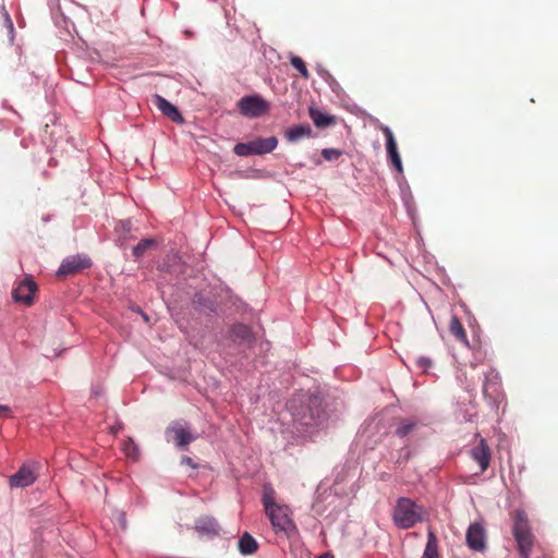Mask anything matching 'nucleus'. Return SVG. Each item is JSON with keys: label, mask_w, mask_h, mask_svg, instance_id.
I'll return each mask as SVG.
<instances>
[{"label": "nucleus", "mask_w": 558, "mask_h": 558, "mask_svg": "<svg viewBox=\"0 0 558 558\" xmlns=\"http://www.w3.org/2000/svg\"><path fill=\"white\" fill-rule=\"evenodd\" d=\"M296 399L290 400L288 409L293 416V423L296 429L300 427L310 428L318 427L325 420V410L323 408V398L318 395L307 396L305 400L300 401L298 404Z\"/></svg>", "instance_id": "1"}, {"label": "nucleus", "mask_w": 558, "mask_h": 558, "mask_svg": "<svg viewBox=\"0 0 558 558\" xmlns=\"http://www.w3.org/2000/svg\"><path fill=\"white\" fill-rule=\"evenodd\" d=\"M276 493L270 484L263 486L262 502L267 517L269 518L275 531L283 532L287 535L296 531V526L291 519V510L288 506L278 505L275 501Z\"/></svg>", "instance_id": "2"}, {"label": "nucleus", "mask_w": 558, "mask_h": 558, "mask_svg": "<svg viewBox=\"0 0 558 558\" xmlns=\"http://www.w3.org/2000/svg\"><path fill=\"white\" fill-rule=\"evenodd\" d=\"M425 514L423 506L411 498L399 497L392 510V521L398 529L409 530L425 521Z\"/></svg>", "instance_id": "3"}, {"label": "nucleus", "mask_w": 558, "mask_h": 558, "mask_svg": "<svg viewBox=\"0 0 558 558\" xmlns=\"http://www.w3.org/2000/svg\"><path fill=\"white\" fill-rule=\"evenodd\" d=\"M512 534L518 544L521 558H530L534 535L532 534L527 515L522 509H518L514 512Z\"/></svg>", "instance_id": "4"}, {"label": "nucleus", "mask_w": 558, "mask_h": 558, "mask_svg": "<svg viewBox=\"0 0 558 558\" xmlns=\"http://www.w3.org/2000/svg\"><path fill=\"white\" fill-rule=\"evenodd\" d=\"M483 396L494 410H498L504 401L505 396L501 389L500 376L494 368L484 374Z\"/></svg>", "instance_id": "5"}, {"label": "nucleus", "mask_w": 558, "mask_h": 558, "mask_svg": "<svg viewBox=\"0 0 558 558\" xmlns=\"http://www.w3.org/2000/svg\"><path fill=\"white\" fill-rule=\"evenodd\" d=\"M277 145L278 138L276 136L258 137L246 143L235 144L233 151L240 157L265 155L271 153Z\"/></svg>", "instance_id": "6"}, {"label": "nucleus", "mask_w": 558, "mask_h": 558, "mask_svg": "<svg viewBox=\"0 0 558 558\" xmlns=\"http://www.w3.org/2000/svg\"><path fill=\"white\" fill-rule=\"evenodd\" d=\"M238 108L244 117L258 118L268 110L269 104L258 95H250L238 101Z\"/></svg>", "instance_id": "7"}, {"label": "nucleus", "mask_w": 558, "mask_h": 558, "mask_svg": "<svg viewBox=\"0 0 558 558\" xmlns=\"http://www.w3.org/2000/svg\"><path fill=\"white\" fill-rule=\"evenodd\" d=\"M166 437L168 441L170 438L173 440L175 446L180 449H185L192 441L196 439V435H193L186 423L173 422L166 430Z\"/></svg>", "instance_id": "8"}, {"label": "nucleus", "mask_w": 558, "mask_h": 558, "mask_svg": "<svg viewBox=\"0 0 558 558\" xmlns=\"http://www.w3.org/2000/svg\"><path fill=\"white\" fill-rule=\"evenodd\" d=\"M468 547L473 551L484 553L487 548L486 530L481 522H473L469 525L465 534Z\"/></svg>", "instance_id": "9"}, {"label": "nucleus", "mask_w": 558, "mask_h": 558, "mask_svg": "<svg viewBox=\"0 0 558 558\" xmlns=\"http://www.w3.org/2000/svg\"><path fill=\"white\" fill-rule=\"evenodd\" d=\"M92 259L85 254L69 256L61 263L57 270L58 276H69L92 266Z\"/></svg>", "instance_id": "10"}, {"label": "nucleus", "mask_w": 558, "mask_h": 558, "mask_svg": "<svg viewBox=\"0 0 558 558\" xmlns=\"http://www.w3.org/2000/svg\"><path fill=\"white\" fill-rule=\"evenodd\" d=\"M37 286L34 280L29 278L23 279L20 284L13 290L12 298L15 302H23L27 305L34 301V294Z\"/></svg>", "instance_id": "11"}, {"label": "nucleus", "mask_w": 558, "mask_h": 558, "mask_svg": "<svg viewBox=\"0 0 558 558\" xmlns=\"http://www.w3.org/2000/svg\"><path fill=\"white\" fill-rule=\"evenodd\" d=\"M36 481L34 470L28 464H23L16 473L10 476L9 485L14 488L28 487Z\"/></svg>", "instance_id": "12"}, {"label": "nucleus", "mask_w": 558, "mask_h": 558, "mask_svg": "<svg viewBox=\"0 0 558 558\" xmlns=\"http://www.w3.org/2000/svg\"><path fill=\"white\" fill-rule=\"evenodd\" d=\"M193 308L202 315L211 316L217 312V303L214 299L202 292H196L192 299Z\"/></svg>", "instance_id": "13"}, {"label": "nucleus", "mask_w": 558, "mask_h": 558, "mask_svg": "<svg viewBox=\"0 0 558 558\" xmlns=\"http://www.w3.org/2000/svg\"><path fill=\"white\" fill-rule=\"evenodd\" d=\"M470 454L471 458L478 463L482 472L488 469L492 453L486 439L481 438L478 445L471 449Z\"/></svg>", "instance_id": "14"}, {"label": "nucleus", "mask_w": 558, "mask_h": 558, "mask_svg": "<svg viewBox=\"0 0 558 558\" xmlns=\"http://www.w3.org/2000/svg\"><path fill=\"white\" fill-rule=\"evenodd\" d=\"M154 104L156 107L165 114L167 118H169L171 121L177 123H183L184 119L179 111V109L172 105L170 101H168L166 98H163L160 95L154 96Z\"/></svg>", "instance_id": "15"}, {"label": "nucleus", "mask_w": 558, "mask_h": 558, "mask_svg": "<svg viewBox=\"0 0 558 558\" xmlns=\"http://www.w3.org/2000/svg\"><path fill=\"white\" fill-rule=\"evenodd\" d=\"M230 339L234 342H247L254 341V335L252 328L242 323L233 324L229 331Z\"/></svg>", "instance_id": "16"}, {"label": "nucleus", "mask_w": 558, "mask_h": 558, "mask_svg": "<svg viewBox=\"0 0 558 558\" xmlns=\"http://www.w3.org/2000/svg\"><path fill=\"white\" fill-rule=\"evenodd\" d=\"M422 422L415 417L402 418L396 426L395 434L399 438H405L418 430L422 426Z\"/></svg>", "instance_id": "17"}, {"label": "nucleus", "mask_w": 558, "mask_h": 558, "mask_svg": "<svg viewBox=\"0 0 558 558\" xmlns=\"http://www.w3.org/2000/svg\"><path fill=\"white\" fill-rule=\"evenodd\" d=\"M195 529L201 534L218 535L220 531L219 523L211 517L199 518L195 523Z\"/></svg>", "instance_id": "18"}, {"label": "nucleus", "mask_w": 558, "mask_h": 558, "mask_svg": "<svg viewBox=\"0 0 558 558\" xmlns=\"http://www.w3.org/2000/svg\"><path fill=\"white\" fill-rule=\"evenodd\" d=\"M312 136V129L308 124H299L290 128L286 132V138L291 143H296L305 137Z\"/></svg>", "instance_id": "19"}, {"label": "nucleus", "mask_w": 558, "mask_h": 558, "mask_svg": "<svg viewBox=\"0 0 558 558\" xmlns=\"http://www.w3.org/2000/svg\"><path fill=\"white\" fill-rule=\"evenodd\" d=\"M257 549V541L248 532L243 533L239 539V551L243 556H248L254 554Z\"/></svg>", "instance_id": "20"}, {"label": "nucleus", "mask_w": 558, "mask_h": 558, "mask_svg": "<svg viewBox=\"0 0 558 558\" xmlns=\"http://www.w3.org/2000/svg\"><path fill=\"white\" fill-rule=\"evenodd\" d=\"M421 558H439L438 541L433 530L427 531V542Z\"/></svg>", "instance_id": "21"}, {"label": "nucleus", "mask_w": 558, "mask_h": 558, "mask_svg": "<svg viewBox=\"0 0 558 558\" xmlns=\"http://www.w3.org/2000/svg\"><path fill=\"white\" fill-rule=\"evenodd\" d=\"M310 117L317 128H326L335 123V117L326 114L318 109L310 108Z\"/></svg>", "instance_id": "22"}, {"label": "nucleus", "mask_w": 558, "mask_h": 558, "mask_svg": "<svg viewBox=\"0 0 558 558\" xmlns=\"http://www.w3.org/2000/svg\"><path fill=\"white\" fill-rule=\"evenodd\" d=\"M449 330H450L451 335L457 340L461 341L465 345H469V341H468V337H466L465 330H464L460 319L456 315H452V317L450 319Z\"/></svg>", "instance_id": "23"}, {"label": "nucleus", "mask_w": 558, "mask_h": 558, "mask_svg": "<svg viewBox=\"0 0 558 558\" xmlns=\"http://www.w3.org/2000/svg\"><path fill=\"white\" fill-rule=\"evenodd\" d=\"M379 129L381 130L386 138V149L388 158L398 155L399 151L397 147V142L395 140L391 129L387 125H380Z\"/></svg>", "instance_id": "24"}, {"label": "nucleus", "mask_w": 558, "mask_h": 558, "mask_svg": "<svg viewBox=\"0 0 558 558\" xmlns=\"http://www.w3.org/2000/svg\"><path fill=\"white\" fill-rule=\"evenodd\" d=\"M379 129L381 130L386 138V149L388 158L398 155L399 151L397 147V142L395 140L391 129L387 125H380Z\"/></svg>", "instance_id": "25"}, {"label": "nucleus", "mask_w": 558, "mask_h": 558, "mask_svg": "<svg viewBox=\"0 0 558 558\" xmlns=\"http://www.w3.org/2000/svg\"><path fill=\"white\" fill-rule=\"evenodd\" d=\"M122 450L124 454L130 459H137L140 454L138 446L130 438L123 441Z\"/></svg>", "instance_id": "26"}, {"label": "nucleus", "mask_w": 558, "mask_h": 558, "mask_svg": "<svg viewBox=\"0 0 558 558\" xmlns=\"http://www.w3.org/2000/svg\"><path fill=\"white\" fill-rule=\"evenodd\" d=\"M155 244V241L153 239H144L140 241L134 247H133V255L136 258L142 257L146 251Z\"/></svg>", "instance_id": "27"}, {"label": "nucleus", "mask_w": 558, "mask_h": 558, "mask_svg": "<svg viewBox=\"0 0 558 558\" xmlns=\"http://www.w3.org/2000/svg\"><path fill=\"white\" fill-rule=\"evenodd\" d=\"M290 62H291L292 66L300 72V74L302 75L303 78L307 80L310 77L308 70H307L306 64L302 58H300L298 56H291Z\"/></svg>", "instance_id": "28"}, {"label": "nucleus", "mask_w": 558, "mask_h": 558, "mask_svg": "<svg viewBox=\"0 0 558 558\" xmlns=\"http://www.w3.org/2000/svg\"><path fill=\"white\" fill-rule=\"evenodd\" d=\"M342 154L343 151L337 148H324L322 150V156L327 161H336Z\"/></svg>", "instance_id": "29"}, {"label": "nucleus", "mask_w": 558, "mask_h": 558, "mask_svg": "<svg viewBox=\"0 0 558 558\" xmlns=\"http://www.w3.org/2000/svg\"><path fill=\"white\" fill-rule=\"evenodd\" d=\"M416 364L424 373H426L433 366L432 360L427 356H420L416 361Z\"/></svg>", "instance_id": "30"}, {"label": "nucleus", "mask_w": 558, "mask_h": 558, "mask_svg": "<svg viewBox=\"0 0 558 558\" xmlns=\"http://www.w3.org/2000/svg\"><path fill=\"white\" fill-rule=\"evenodd\" d=\"M389 159L391 161V165L395 167V169L399 173H402L403 172V167H402V160H401L400 154H398L396 156H392Z\"/></svg>", "instance_id": "31"}, {"label": "nucleus", "mask_w": 558, "mask_h": 558, "mask_svg": "<svg viewBox=\"0 0 558 558\" xmlns=\"http://www.w3.org/2000/svg\"><path fill=\"white\" fill-rule=\"evenodd\" d=\"M317 73H318V75H319L320 77H323L325 81H327V82H329V81H330V84H331V83H335V84H336L335 78H333V77L330 75V73H329L327 70H325L323 66H320V65H319V66H317Z\"/></svg>", "instance_id": "32"}, {"label": "nucleus", "mask_w": 558, "mask_h": 558, "mask_svg": "<svg viewBox=\"0 0 558 558\" xmlns=\"http://www.w3.org/2000/svg\"><path fill=\"white\" fill-rule=\"evenodd\" d=\"M4 22H5V25H7L8 29H9V33L12 35L13 32H14V26H13V22H12V20H11V17H10L8 12L4 13Z\"/></svg>", "instance_id": "33"}, {"label": "nucleus", "mask_w": 558, "mask_h": 558, "mask_svg": "<svg viewBox=\"0 0 558 558\" xmlns=\"http://www.w3.org/2000/svg\"><path fill=\"white\" fill-rule=\"evenodd\" d=\"M4 22H5V25H7L8 29H9V33L12 35L13 32H14V26H13V22H12V20H11V17H10L8 12L4 13Z\"/></svg>", "instance_id": "34"}, {"label": "nucleus", "mask_w": 558, "mask_h": 558, "mask_svg": "<svg viewBox=\"0 0 558 558\" xmlns=\"http://www.w3.org/2000/svg\"><path fill=\"white\" fill-rule=\"evenodd\" d=\"M11 409L8 405L0 404V416L3 417H10L11 416Z\"/></svg>", "instance_id": "35"}, {"label": "nucleus", "mask_w": 558, "mask_h": 558, "mask_svg": "<svg viewBox=\"0 0 558 558\" xmlns=\"http://www.w3.org/2000/svg\"><path fill=\"white\" fill-rule=\"evenodd\" d=\"M119 523L122 530L126 529V518L124 512H120L118 515Z\"/></svg>", "instance_id": "36"}, {"label": "nucleus", "mask_w": 558, "mask_h": 558, "mask_svg": "<svg viewBox=\"0 0 558 558\" xmlns=\"http://www.w3.org/2000/svg\"><path fill=\"white\" fill-rule=\"evenodd\" d=\"M181 463L182 464H186V465H189V466H191L193 469L196 468V464L193 462L192 458H190V457H183L182 460H181Z\"/></svg>", "instance_id": "37"}, {"label": "nucleus", "mask_w": 558, "mask_h": 558, "mask_svg": "<svg viewBox=\"0 0 558 558\" xmlns=\"http://www.w3.org/2000/svg\"><path fill=\"white\" fill-rule=\"evenodd\" d=\"M122 226H123V228H124L125 230H128V231L131 229V223H130V221H122Z\"/></svg>", "instance_id": "38"}, {"label": "nucleus", "mask_w": 558, "mask_h": 558, "mask_svg": "<svg viewBox=\"0 0 558 558\" xmlns=\"http://www.w3.org/2000/svg\"><path fill=\"white\" fill-rule=\"evenodd\" d=\"M93 395H94L95 397L100 396V395H101L100 389H98V388H94V389H93Z\"/></svg>", "instance_id": "39"}, {"label": "nucleus", "mask_w": 558, "mask_h": 558, "mask_svg": "<svg viewBox=\"0 0 558 558\" xmlns=\"http://www.w3.org/2000/svg\"><path fill=\"white\" fill-rule=\"evenodd\" d=\"M319 558H333V556L329 553H325V554L320 555Z\"/></svg>", "instance_id": "40"}, {"label": "nucleus", "mask_w": 558, "mask_h": 558, "mask_svg": "<svg viewBox=\"0 0 558 558\" xmlns=\"http://www.w3.org/2000/svg\"><path fill=\"white\" fill-rule=\"evenodd\" d=\"M49 220H50L49 216H45V217H43V221H44V222H48Z\"/></svg>", "instance_id": "41"}]
</instances>
